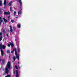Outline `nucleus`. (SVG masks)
I'll list each match as a JSON object with an SVG mask.
<instances>
[{"instance_id": "393cba45", "label": "nucleus", "mask_w": 77, "mask_h": 77, "mask_svg": "<svg viewBox=\"0 0 77 77\" xmlns=\"http://www.w3.org/2000/svg\"><path fill=\"white\" fill-rule=\"evenodd\" d=\"M2 40V37H0V41H1Z\"/></svg>"}, {"instance_id": "473e14b6", "label": "nucleus", "mask_w": 77, "mask_h": 77, "mask_svg": "<svg viewBox=\"0 0 77 77\" xmlns=\"http://www.w3.org/2000/svg\"><path fill=\"white\" fill-rule=\"evenodd\" d=\"M7 37H9V35H8V34H7Z\"/></svg>"}, {"instance_id": "a211bd4d", "label": "nucleus", "mask_w": 77, "mask_h": 77, "mask_svg": "<svg viewBox=\"0 0 77 77\" xmlns=\"http://www.w3.org/2000/svg\"><path fill=\"white\" fill-rule=\"evenodd\" d=\"M5 77H11V75H8L7 76H6Z\"/></svg>"}, {"instance_id": "9d476101", "label": "nucleus", "mask_w": 77, "mask_h": 77, "mask_svg": "<svg viewBox=\"0 0 77 77\" xmlns=\"http://www.w3.org/2000/svg\"><path fill=\"white\" fill-rule=\"evenodd\" d=\"M0 6H2V0H0Z\"/></svg>"}, {"instance_id": "c9c22d12", "label": "nucleus", "mask_w": 77, "mask_h": 77, "mask_svg": "<svg viewBox=\"0 0 77 77\" xmlns=\"http://www.w3.org/2000/svg\"><path fill=\"white\" fill-rule=\"evenodd\" d=\"M13 53V51H11V53Z\"/></svg>"}, {"instance_id": "6ab92c4d", "label": "nucleus", "mask_w": 77, "mask_h": 77, "mask_svg": "<svg viewBox=\"0 0 77 77\" xmlns=\"http://www.w3.org/2000/svg\"><path fill=\"white\" fill-rule=\"evenodd\" d=\"M7 53H10V51L9 50H8L7 51Z\"/></svg>"}, {"instance_id": "2f4dec72", "label": "nucleus", "mask_w": 77, "mask_h": 77, "mask_svg": "<svg viewBox=\"0 0 77 77\" xmlns=\"http://www.w3.org/2000/svg\"><path fill=\"white\" fill-rule=\"evenodd\" d=\"M2 20V17H0V21Z\"/></svg>"}, {"instance_id": "f704fd0d", "label": "nucleus", "mask_w": 77, "mask_h": 77, "mask_svg": "<svg viewBox=\"0 0 77 77\" xmlns=\"http://www.w3.org/2000/svg\"><path fill=\"white\" fill-rule=\"evenodd\" d=\"M1 24H2V23L1 22H0V26H1Z\"/></svg>"}, {"instance_id": "c756f323", "label": "nucleus", "mask_w": 77, "mask_h": 77, "mask_svg": "<svg viewBox=\"0 0 77 77\" xmlns=\"http://www.w3.org/2000/svg\"><path fill=\"white\" fill-rule=\"evenodd\" d=\"M18 76V74H16V77Z\"/></svg>"}, {"instance_id": "f03ea898", "label": "nucleus", "mask_w": 77, "mask_h": 77, "mask_svg": "<svg viewBox=\"0 0 77 77\" xmlns=\"http://www.w3.org/2000/svg\"><path fill=\"white\" fill-rule=\"evenodd\" d=\"M0 48L1 50V55L2 56L4 55V52L3 51L2 49H5V46L4 45H2V43L0 44Z\"/></svg>"}, {"instance_id": "a878e982", "label": "nucleus", "mask_w": 77, "mask_h": 77, "mask_svg": "<svg viewBox=\"0 0 77 77\" xmlns=\"http://www.w3.org/2000/svg\"><path fill=\"white\" fill-rule=\"evenodd\" d=\"M18 50L19 53H20V48H19Z\"/></svg>"}, {"instance_id": "7c9ffc66", "label": "nucleus", "mask_w": 77, "mask_h": 77, "mask_svg": "<svg viewBox=\"0 0 77 77\" xmlns=\"http://www.w3.org/2000/svg\"><path fill=\"white\" fill-rule=\"evenodd\" d=\"M2 22H3V20H1L0 22H1L2 23Z\"/></svg>"}, {"instance_id": "72a5a7b5", "label": "nucleus", "mask_w": 77, "mask_h": 77, "mask_svg": "<svg viewBox=\"0 0 77 77\" xmlns=\"http://www.w3.org/2000/svg\"><path fill=\"white\" fill-rule=\"evenodd\" d=\"M2 59H0V62H1V61H2Z\"/></svg>"}, {"instance_id": "f8f14e48", "label": "nucleus", "mask_w": 77, "mask_h": 77, "mask_svg": "<svg viewBox=\"0 0 77 77\" xmlns=\"http://www.w3.org/2000/svg\"><path fill=\"white\" fill-rule=\"evenodd\" d=\"M16 58L17 59H18V60H19V56H18V55H16Z\"/></svg>"}, {"instance_id": "e433bc0d", "label": "nucleus", "mask_w": 77, "mask_h": 77, "mask_svg": "<svg viewBox=\"0 0 77 77\" xmlns=\"http://www.w3.org/2000/svg\"><path fill=\"white\" fill-rule=\"evenodd\" d=\"M8 18L9 19L10 18V16H9L8 17Z\"/></svg>"}, {"instance_id": "bb28decb", "label": "nucleus", "mask_w": 77, "mask_h": 77, "mask_svg": "<svg viewBox=\"0 0 77 77\" xmlns=\"http://www.w3.org/2000/svg\"><path fill=\"white\" fill-rule=\"evenodd\" d=\"M3 32L5 33H6V31H5L4 30H3Z\"/></svg>"}, {"instance_id": "4468645a", "label": "nucleus", "mask_w": 77, "mask_h": 77, "mask_svg": "<svg viewBox=\"0 0 77 77\" xmlns=\"http://www.w3.org/2000/svg\"><path fill=\"white\" fill-rule=\"evenodd\" d=\"M4 4L5 5H6V0H5L4 1Z\"/></svg>"}, {"instance_id": "5701e85b", "label": "nucleus", "mask_w": 77, "mask_h": 77, "mask_svg": "<svg viewBox=\"0 0 77 77\" xmlns=\"http://www.w3.org/2000/svg\"><path fill=\"white\" fill-rule=\"evenodd\" d=\"M18 74V70H16V74Z\"/></svg>"}, {"instance_id": "7ed1b4c3", "label": "nucleus", "mask_w": 77, "mask_h": 77, "mask_svg": "<svg viewBox=\"0 0 77 77\" xmlns=\"http://www.w3.org/2000/svg\"><path fill=\"white\" fill-rule=\"evenodd\" d=\"M13 51H15V54L16 56H17V55H18V53H17V49L16 48L14 49H13Z\"/></svg>"}, {"instance_id": "20e7f679", "label": "nucleus", "mask_w": 77, "mask_h": 77, "mask_svg": "<svg viewBox=\"0 0 77 77\" xmlns=\"http://www.w3.org/2000/svg\"><path fill=\"white\" fill-rule=\"evenodd\" d=\"M9 44H10V45H11V47H13L14 46V44H13V43L10 42H9Z\"/></svg>"}, {"instance_id": "423d86ee", "label": "nucleus", "mask_w": 77, "mask_h": 77, "mask_svg": "<svg viewBox=\"0 0 77 77\" xmlns=\"http://www.w3.org/2000/svg\"><path fill=\"white\" fill-rule=\"evenodd\" d=\"M10 14V12L8 11V12H4V15H9Z\"/></svg>"}, {"instance_id": "4c0bfd02", "label": "nucleus", "mask_w": 77, "mask_h": 77, "mask_svg": "<svg viewBox=\"0 0 77 77\" xmlns=\"http://www.w3.org/2000/svg\"><path fill=\"white\" fill-rule=\"evenodd\" d=\"M8 32H9V30L8 29Z\"/></svg>"}, {"instance_id": "39448f33", "label": "nucleus", "mask_w": 77, "mask_h": 77, "mask_svg": "<svg viewBox=\"0 0 77 77\" xmlns=\"http://www.w3.org/2000/svg\"><path fill=\"white\" fill-rule=\"evenodd\" d=\"M18 0V2H19V4L20 5V6H22V2H21V0Z\"/></svg>"}, {"instance_id": "412c9836", "label": "nucleus", "mask_w": 77, "mask_h": 77, "mask_svg": "<svg viewBox=\"0 0 77 77\" xmlns=\"http://www.w3.org/2000/svg\"><path fill=\"white\" fill-rule=\"evenodd\" d=\"M14 15H16V11H14Z\"/></svg>"}, {"instance_id": "ddd939ff", "label": "nucleus", "mask_w": 77, "mask_h": 77, "mask_svg": "<svg viewBox=\"0 0 77 77\" xmlns=\"http://www.w3.org/2000/svg\"><path fill=\"white\" fill-rule=\"evenodd\" d=\"M21 12V10H20L18 12V15H20V13Z\"/></svg>"}, {"instance_id": "f3484780", "label": "nucleus", "mask_w": 77, "mask_h": 77, "mask_svg": "<svg viewBox=\"0 0 77 77\" xmlns=\"http://www.w3.org/2000/svg\"><path fill=\"white\" fill-rule=\"evenodd\" d=\"M11 3H12V2H10L8 4V6H11Z\"/></svg>"}, {"instance_id": "1a4fd4ad", "label": "nucleus", "mask_w": 77, "mask_h": 77, "mask_svg": "<svg viewBox=\"0 0 77 77\" xmlns=\"http://www.w3.org/2000/svg\"><path fill=\"white\" fill-rule=\"evenodd\" d=\"M5 60L3 59L2 60V65H4L5 64Z\"/></svg>"}, {"instance_id": "2eb2a0df", "label": "nucleus", "mask_w": 77, "mask_h": 77, "mask_svg": "<svg viewBox=\"0 0 77 77\" xmlns=\"http://www.w3.org/2000/svg\"><path fill=\"white\" fill-rule=\"evenodd\" d=\"M13 59H14V61H15V60L16 59V57H13Z\"/></svg>"}, {"instance_id": "aec40b11", "label": "nucleus", "mask_w": 77, "mask_h": 77, "mask_svg": "<svg viewBox=\"0 0 77 77\" xmlns=\"http://www.w3.org/2000/svg\"><path fill=\"white\" fill-rule=\"evenodd\" d=\"M15 67L16 69H18V67H17V66L15 65Z\"/></svg>"}, {"instance_id": "ea45409f", "label": "nucleus", "mask_w": 77, "mask_h": 77, "mask_svg": "<svg viewBox=\"0 0 77 77\" xmlns=\"http://www.w3.org/2000/svg\"><path fill=\"white\" fill-rule=\"evenodd\" d=\"M18 18V17H16V18Z\"/></svg>"}, {"instance_id": "4be33fe9", "label": "nucleus", "mask_w": 77, "mask_h": 77, "mask_svg": "<svg viewBox=\"0 0 77 77\" xmlns=\"http://www.w3.org/2000/svg\"><path fill=\"white\" fill-rule=\"evenodd\" d=\"M2 13V11L1 10V9H0V14H1Z\"/></svg>"}, {"instance_id": "c85d7f7f", "label": "nucleus", "mask_w": 77, "mask_h": 77, "mask_svg": "<svg viewBox=\"0 0 77 77\" xmlns=\"http://www.w3.org/2000/svg\"><path fill=\"white\" fill-rule=\"evenodd\" d=\"M2 32L0 33V36H2Z\"/></svg>"}, {"instance_id": "0eeeda50", "label": "nucleus", "mask_w": 77, "mask_h": 77, "mask_svg": "<svg viewBox=\"0 0 77 77\" xmlns=\"http://www.w3.org/2000/svg\"><path fill=\"white\" fill-rule=\"evenodd\" d=\"M10 28V32H13V29H12V27L11 26H9Z\"/></svg>"}, {"instance_id": "9b49d317", "label": "nucleus", "mask_w": 77, "mask_h": 77, "mask_svg": "<svg viewBox=\"0 0 77 77\" xmlns=\"http://www.w3.org/2000/svg\"><path fill=\"white\" fill-rule=\"evenodd\" d=\"M17 27H18V28H20L21 27V25H20V24L17 25Z\"/></svg>"}, {"instance_id": "cd10ccee", "label": "nucleus", "mask_w": 77, "mask_h": 77, "mask_svg": "<svg viewBox=\"0 0 77 77\" xmlns=\"http://www.w3.org/2000/svg\"><path fill=\"white\" fill-rule=\"evenodd\" d=\"M10 45L9 44H8V47H10L11 46V45Z\"/></svg>"}, {"instance_id": "58836bf2", "label": "nucleus", "mask_w": 77, "mask_h": 77, "mask_svg": "<svg viewBox=\"0 0 77 77\" xmlns=\"http://www.w3.org/2000/svg\"><path fill=\"white\" fill-rule=\"evenodd\" d=\"M18 64H19V61L18 62Z\"/></svg>"}, {"instance_id": "dca6fc26", "label": "nucleus", "mask_w": 77, "mask_h": 77, "mask_svg": "<svg viewBox=\"0 0 77 77\" xmlns=\"http://www.w3.org/2000/svg\"><path fill=\"white\" fill-rule=\"evenodd\" d=\"M10 11H11V12H12V7H10Z\"/></svg>"}, {"instance_id": "f257e3e1", "label": "nucleus", "mask_w": 77, "mask_h": 77, "mask_svg": "<svg viewBox=\"0 0 77 77\" xmlns=\"http://www.w3.org/2000/svg\"><path fill=\"white\" fill-rule=\"evenodd\" d=\"M7 65L5 68V73H4V74H3V75H5L6 73L8 74L9 73V70L8 69H11V62L8 61L7 63Z\"/></svg>"}, {"instance_id": "b1692460", "label": "nucleus", "mask_w": 77, "mask_h": 77, "mask_svg": "<svg viewBox=\"0 0 77 77\" xmlns=\"http://www.w3.org/2000/svg\"><path fill=\"white\" fill-rule=\"evenodd\" d=\"M11 21L12 23H14V20H11Z\"/></svg>"}, {"instance_id": "6e6552de", "label": "nucleus", "mask_w": 77, "mask_h": 77, "mask_svg": "<svg viewBox=\"0 0 77 77\" xmlns=\"http://www.w3.org/2000/svg\"><path fill=\"white\" fill-rule=\"evenodd\" d=\"M3 20H4V22H5V23H8V20H6L5 18H3Z\"/></svg>"}]
</instances>
